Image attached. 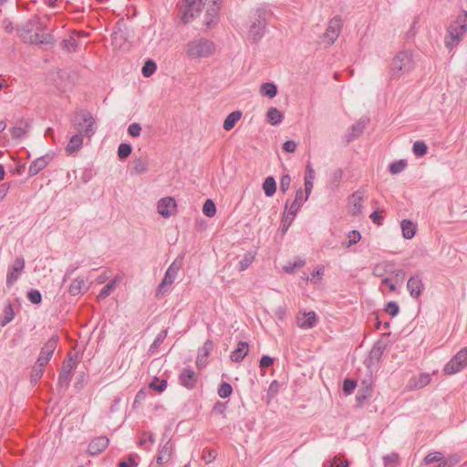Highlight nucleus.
Listing matches in <instances>:
<instances>
[{"label": "nucleus", "mask_w": 467, "mask_h": 467, "mask_svg": "<svg viewBox=\"0 0 467 467\" xmlns=\"http://www.w3.org/2000/svg\"><path fill=\"white\" fill-rule=\"evenodd\" d=\"M15 317V311L13 308V305L10 301H7L6 305L5 306L3 312L0 316V325L2 327L6 326L8 323H10Z\"/></svg>", "instance_id": "cd10ccee"}, {"label": "nucleus", "mask_w": 467, "mask_h": 467, "mask_svg": "<svg viewBox=\"0 0 467 467\" xmlns=\"http://www.w3.org/2000/svg\"><path fill=\"white\" fill-rule=\"evenodd\" d=\"M28 300L35 305H39L42 302V294L37 289H31L27 292Z\"/></svg>", "instance_id": "5fc2aeb1"}, {"label": "nucleus", "mask_w": 467, "mask_h": 467, "mask_svg": "<svg viewBox=\"0 0 467 467\" xmlns=\"http://www.w3.org/2000/svg\"><path fill=\"white\" fill-rule=\"evenodd\" d=\"M58 335L54 334L43 346V348L40 350L39 356L37 358V360L39 362V365L44 364L47 365L49 360L51 359L53 353L55 349L57 347L58 344Z\"/></svg>", "instance_id": "9b49d317"}, {"label": "nucleus", "mask_w": 467, "mask_h": 467, "mask_svg": "<svg viewBox=\"0 0 467 467\" xmlns=\"http://www.w3.org/2000/svg\"><path fill=\"white\" fill-rule=\"evenodd\" d=\"M392 266H394V263L391 261L378 263L372 268V275L376 277H382L383 279L387 273L392 271Z\"/></svg>", "instance_id": "393cba45"}, {"label": "nucleus", "mask_w": 467, "mask_h": 467, "mask_svg": "<svg viewBox=\"0 0 467 467\" xmlns=\"http://www.w3.org/2000/svg\"><path fill=\"white\" fill-rule=\"evenodd\" d=\"M119 467H138V462L133 455H129L126 459L118 463Z\"/></svg>", "instance_id": "e2e57ef3"}, {"label": "nucleus", "mask_w": 467, "mask_h": 467, "mask_svg": "<svg viewBox=\"0 0 467 467\" xmlns=\"http://www.w3.org/2000/svg\"><path fill=\"white\" fill-rule=\"evenodd\" d=\"M260 92L263 96L268 97L269 99H273L277 95V87L275 84L272 82L264 83L261 86Z\"/></svg>", "instance_id": "ea45409f"}, {"label": "nucleus", "mask_w": 467, "mask_h": 467, "mask_svg": "<svg viewBox=\"0 0 467 467\" xmlns=\"http://www.w3.org/2000/svg\"><path fill=\"white\" fill-rule=\"evenodd\" d=\"M407 289L412 298L419 299L424 290L421 275L419 274L411 275L407 282Z\"/></svg>", "instance_id": "4468645a"}, {"label": "nucleus", "mask_w": 467, "mask_h": 467, "mask_svg": "<svg viewBox=\"0 0 467 467\" xmlns=\"http://www.w3.org/2000/svg\"><path fill=\"white\" fill-rule=\"evenodd\" d=\"M167 386L168 382L166 379H160L157 377H155L154 379L150 383V388L158 391L159 393L164 391Z\"/></svg>", "instance_id": "49530a36"}, {"label": "nucleus", "mask_w": 467, "mask_h": 467, "mask_svg": "<svg viewBox=\"0 0 467 467\" xmlns=\"http://www.w3.org/2000/svg\"><path fill=\"white\" fill-rule=\"evenodd\" d=\"M241 117L242 112L240 110H234L231 112L223 121V129L227 131L231 130L241 119Z\"/></svg>", "instance_id": "473e14b6"}, {"label": "nucleus", "mask_w": 467, "mask_h": 467, "mask_svg": "<svg viewBox=\"0 0 467 467\" xmlns=\"http://www.w3.org/2000/svg\"><path fill=\"white\" fill-rule=\"evenodd\" d=\"M27 124L25 125H17L11 130V135L13 138L21 139L26 133Z\"/></svg>", "instance_id": "052dcab7"}, {"label": "nucleus", "mask_w": 467, "mask_h": 467, "mask_svg": "<svg viewBox=\"0 0 467 467\" xmlns=\"http://www.w3.org/2000/svg\"><path fill=\"white\" fill-rule=\"evenodd\" d=\"M414 67L411 51H400L392 59L389 70L390 78H400L410 73Z\"/></svg>", "instance_id": "20e7f679"}, {"label": "nucleus", "mask_w": 467, "mask_h": 467, "mask_svg": "<svg viewBox=\"0 0 467 467\" xmlns=\"http://www.w3.org/2000/svg\"><path fill=\"white\" fill-rule=\"evenodd\" d=\"M173 452V443L171 440L160 446L156 462L159 465L166 464L171 458Z\"/></svg>", "instance_id": "a211bd4d"}, {"label": "nucleus", "mask_w": 467, "mask_h": 467, "mask_svg": "<svg viewBox=\"0 0 467 467\" xmlns=\"http://www.w3.org/2000/svg\"><path fill=\"white\" fill-rule=\"evenodd\" d=\"M167 335H168V330L163 329L156 336L155 339L153 340V342L150 344V346L149 348L150 354H153L158 350L160 346L163 343L164 339L166 338Z\"/></svg>", "instance_id": "58836bf2"}, {"label": "nucleus", "mask_w": 467, "mask_h": 467, "mask_svg": "<svg viewBox=\"0 0 467 467\" xmlns=\"http://www.w3.org/2000/svg\"><path fill=\"white\" fill-rule=\"evenodd\" d=\"M83 145V135L79 132L78 134L73 135L69 142L67 143L66 147V150L67 153H73L79 150Z\"/></svg>", "instance_id": "c756f323"}, {"label": "nucleus", "mask_w": 467, "mask_h": 467, "mask_svg": "<svg viewBox=\"0 0 467 467\" xmlns=\"http://www.w3.org/2000/svg\"><path fill=\"white\" fill-rule=\"evenodd\" d=\"M177 204L173 198L164 197L158 202L157 210L161 216L168 218L171 215L172 210H174Z\"/></svg>", "instance_id": "aec40b11"}, {"label": "nucleus", "mask_w": 467, "mask_h": 467, "mask_svg": "<svg viewBox=\"0 0 467 467\" xmlns=\"http://www.w3.org/2000/svg\"><path fill=\"white\" fill-rule=\"evenodd\" d=\"M202 213L207 217H213L216 214V206L213 200L207 199L202 206Z\"/></svg>", "instance_id": "c03bdc74"}, {"label": "nucleus", "mask_w": 467, "mask_h": 467, "mask_svg": "<svg viewBox=\"0 0 467 467\" xmlns=\"http://www.w3.org/2000/svg\"><path fill=\"white\" fill-rule=\"evenodd\" d=\"M181 265L175 260L172 262L165 272L164 277L157 288V296L165 294L169 291L170 286L174 283Z\"/></svg>", "instance_id": "6e6552de"}, {"label": "nucleus", "mask_w": 467, "mask_h": 467, "mask_svg": "<svg viewBox=\"0 0 467 467\" xmlns=\"http://www.w3.org/2000/svg\"><path fill=\"white\" fill-rule=\"evenodd\" d=\"M54 154L52 152L47 153L39 158H36L31 162L28 168V175L30 177L36 176L43 171L53 160Z\"/></svg>", "instance_id": "2eb2a0df"}, {"label": "nucleus", "mask_w": 467, "mask_h": 467, "mask_svg": "<svg viewBox=\"0 0 467 467\" xmlns=\"http://www.w3.org/2000/svg\"><path fill=\"white\" fill-rule=\"evenodd\" d=\"M132 151V146L130 143H120L118 148V157L120 160L128 158Z\"/></svg>", "instance_id": "09e8293b"}, {"label": "nucleus", "mask_w": 467, "mask_h": 467, "mask_svg": "<svg viewBox=\"0 0 467 467\" xmlns=\"http://www.w3.org/2000/svg\"><path fill=\"white\" fill-rule=\"evenodd\" d=\"M282 149L285 152H294L296 150V143L293 140H287L286 141H285L283 143Z\"/></svg>", "instance_id": "774afa93"}, {"label": "nucleus", "mask_w": 467, "mask_h": 467, "mask_svg": "<svg viewBox=\"0 0 467 467\" xmlns=\"http://www.w3.org/2000/svg\"><path fill=\"white\" fill-rule=\"evenodd\" d=\"M291 184V177L289 174H284L282 175L280 179V191L282 192H286L288 189L290 188Z\"/></svg>", "instance_id": "0e129e2a"}, {"label": "nucleus", "mask_w": 467, "mask_h": 467, "mask_svg": "<svg viewBox=\"0 0 467 467\" xmlns=\"http://www.w3.org/2000/svg\"><path fill=\"white\" fill-rule=\"evenodd\" d=\"M220 9V4H210L204 15V24L207 27H211L217 23Z\"/></svg>", "instance_id": "412c9836"}, {"label": "nucleus", "mask_w": 467, "mask_h": 467, "mask_svg": "<svg viewBox=\"0 0 467 467\" xmlns=\"http://www.w3.org/2000/svg\"><path fill=\"white\" fill-rule=\"evenodd\" d=\"M296 215H291L290 211L286 214H284L281 221L282 233L285 234L292 224Z\"/></svg>", "instance_id": "864d4df0"}, {"label": "nucleus", "mask_w": 467, "mask_h": 467, "mask_svg": "<svg viewBox=\"0 0 467 467\" xmlns=\"http://www.w3.org/2000/svg\"><path fill=\"white\" fill-rule=\"evenodd\" d=\"M249 352V345L245 341H239L236 348L231 353L230 359L233 362L240 363Z\"/></svg>", "instance_id": "4be33fe9"}, {"label": "nucleus", "mask_w": 467, "mask_h": 467, "mask_svg": "<svg viewBox=\"0 0 467 467\" xmlns=\"http://www.w3.org/2000/svg\"><path fill=\"white\" fill-rule=\"evenodd\" d=\"M399 462V454L391 452L383 457V463L385 467H397Z\"/></svg>", "instance_id": "3c124183"}, {"label": "nucleus", "mask_w": 467, "mask_h": 467, "mask_svg": "<svg viewBox=\"0 0 467 467\" xmlns=\"http://www.w3.org/2000/svg\"><path fill=\"white\" fill-rule=\"evenodd\" d=\"M233 388L230 383L223 382L218 388V395L222 399H226L232 395Z\"/></svg>", "instance_id": "603ef678"}, {"label": "nucleus", "mask_w": 467, "mask_h": 467, "mask_svg": "<svg viewBox=\"0 0 467 467\" xmlns=\"http://www.w3.org/2000/svg\"><path fill=\"white\" fill-rule=\"evenodd\" d=\"M384 347L380 341L377 342L369 351V362L379 363L381 360Z\"/></svg>", "instance_id": "2f4dec72"}, {"label": "nucleus", "mask_w": 467, "mask_h": 467, "mask_svg": "<svg viewBox=\"0 0 467 467\" xmlns=\"http://www.w3.org/2000/svg\"><path fill=\"white\" fill-rule=\"evenodd\" d=\"M133 171L137 174H142L148 171V163L147 161L137 159L134 161Z\"/></svg>", "instance_id": "6e6d98bb"}, {"label": "nucleus", "mask_w": 467, "mask_h": 467, "mask_svg": "<svg viewBox=\"0 0 467 467\" xmlns=\"http://www.w3.org/2000/svg\"><path fill=\"white\" fill-rule=\"evenodd\" d=\"M115 288V281L109 282L106 285L103 286V288L100 290L98 299H104L108 297L112 290Z\"/></svg>", "instance_id": "bf43d9fd"}, {"label": "nucleus", "mask_w": 467, "mask_h": 467, "mask_svg": "<svg viewBox=\"0 0 467 467\" xmlns=\"http://www.w3.org/2000/svg\"><path fill=\"white\" fill-rule=\"evenodd\" d=\"M71 369L72 367H69L68 368L63 367L62 370L59 372L57 380V386L59 389H67L68 388L72 377Z\"/></svg>", "instance_id": "bb28decb"}, {"label": "nucleus", "mask_w": 467, "mask_h": 467, "mask_svg": "<svg viewBox=\"0 0 467 467\" xmlns=\"http://www.w3.org/2000/svg\"><path fill=\"white\" fill-rule=\"evenodd\" d=\"M317 323V314L314 311L306 312L297 318V326L303 329L312 328L316 327Z\"/></svg>", "instance_id": "5701e85b"}, {"label": "nucleus", "mask_w": 467, "mask_h": 467, "mask_svg": "<svg viewBox=\"0 0 467 467\" xmlns=\"http://www.w3.org/2000/svg\"><path fill=\"white\" fill-rule=\"evenodd\" d=\"M385 312L388 313L392 317H396L400 313V306L397 302L390 301L389 302L384 308Z\"/></svg>", "instance_id": "680f3d73"}, {"label": "nucleus", "mask_w": 467, "mask_h": 467, "mask_svg": "<svg viewBox=\"0 0 467 467\" xmlns=\"http://www.w3.org/2000/svg\"><path fill=\"white\" fill-rule=\"evenodd\" d=\"M407 167V161L404 159H400L399 161H395L389 164V171L392 174H398L405 170Z\"/></svg>", "instance_id": "a19ab883"}, {"label": "nucleus", "mask_w": 467, "mask_h": 467, "mask_svg": "<svg viewBox=\"0 0 467 467\" xmlns=\"http://www.w3.org/2000/svg\"><path fill=\"white\" fill-rule=\"evenodd\" d=\"M305 197V194L303 192L302 189H298L296 192L295 200L290 204L288 211H290L291 215H296L298 211L300 210L302 204L306 202L303 201Z\"/></svg>", "instance_id": "c85d7f7f"}, {"label": "nucleus", "mask_w": 467, "mask_h": 467, "mask_svg": "<svg viewBox=\"0 0 467 467\" xmlns=\"http://www.w3.org/2000/svg\"><path fill=\"white\" fill-rule=\"evenodd\" d=\"M263 190L267 197H272L276 192V182L273 176H268L263 182Z\"/></svg>", "instance_id": "e433bc0d"}, {"label": "nucleus", "mask_w": 467, "mask_h": 467, "mask_svg": "<svg viewBox=\"0 0 467 467\" xmlns=\"http://www.w3.org/2000/svg\"><path fill=\"white\" fill-rule=\"evenodd\" d=\"M373 389L370 385L367 386L365 389H358L356 400L358 402H363L368 400L372 395Z\"/></svg>", "instance_id": "8fccbe9b"}, {"label": "nucleus", "mask_w": 467, "mask_h": 467, "mask_svg": "<svg viewBox=\"0 0 467 467\" xmlns=\"http://www.w3.org/2000/svg\"><path fill=\"white\" fill-rule=\"evenodd\" d=\"M45 367L46 365L44 364L39 365L38 361H36L33 366L30 377V382L33 386L36 385L38 381L41 379L45 371Z\"/></svg>", "instance_id": "f704fd0d"}, {"label": "nucleus", "mask_w": 467, "mask_h": 467, "mask_svg": "<svg viewBox=\"0 0 467 467\" xmlns=\"http://www.w3.org/2000/svg\"><path fill=\"white\" fill-rule=\"evenodd\" d=\"M357 388V381L351 379H346L343 382V392L346 395H350L353 393L355 389Z\"/></svg>", "instance_id": "13d9d810"}, {"label": "nucleus", "mask_w": 467, "mask_h": 467, "mask_svg": "<svg viewBox=\"0 0 467 467\" xmlns=\"http://www.w3.org/2000/svg\"><path fill=\"white\" fill-rule=\"evenodd\" d=\"M267 21L265 17V10L256 9L254 16L251 17V25L249 26V36L253 42H259L265 34Z\"/></svg>", "instance_id": "39448f33"}, {"label": "nucleus", "mask_w": 467, "mask_h": 467, "mask_svg": "<svg viewBox=\"0 0 467 467\" xmlns=\"http://www.w3.org/2000/svg\"><path fill=\"white\" fill-rule=\"evenodd\" d=\"M214 344L212 339H207L202 348H199L196 358V367L199 369L205 368L208 364V358L213 351Z\"/></svg>", "instance_id": "dca6fc26"}, {"label": "nucleus", "mask_w": 467, "mask_h": 467, "mask_svg": "<svg viewBox=\"0 0 467 467\" xmlns=\"http://www.w3.org/2000/svg\"><path fill=\"white\" fill-rule=\"evenodd\" d=\"M198 379V375L191 366L183 368L178 376L180 385L189 390L196 387Z\"/></svg>", "instance_id": "f8f14e48"}, {"label": "nucleus", "mask_w": 467, "mask_h": 467, "mask_svg": "<svg viewBox=\"0 0 467 467\" xmlns=\"http://www.w3.org/2000/svg\"><path fill=\"white\" fill-rule=\"evenodd\" d=\"M348 241L345 245H346V247H350L351 245L356 244L357 243H358L360 241L361 234L358 231L352 230V231L348 232Z\"/></svg>", "instance_id": "4d7b16f0"}, {"label": "nucleus", "mask_w": 467, "mask_h": 467, "mask_svg": "<svg viewBox=\"0 0 467 467\" xmlns=\"http://www.w3.org/2000/svg\"><path fill=\"white\" fill-rule=\"evenodd\" d=\"M267 121L274 126L280 124L284 119L283 113L275 107H271L266 113Z\"/></svg>", "instance_id": "7c9ffc66"}, {"label": "nucleus", "mask_w": 467, "mask_h": 467, "mask_svg": "<svg viewBox=\"0 0 467 467\" xmlns=\"http://www.w3.org/2000/svg\"><path fill=\"white\" fill-rule=\"evenodd\" d=\"M45 26L38 16H35L16 26V33L24 43L41 45L48 44L50 34L44 33Z\"/></svg>", "instance_id": "f257e3e1"}, {"label": "nucleus", "mask_w": 467, "mask_h": 467, "mask_svg": "<svg viewBox=\"0 0 467 467\" xmlns=\"http://www.w3.org/2000/svg\"><path fill=\"white\" fill-rule=\"evenodd\" d=\"M431 381V376L429 373L423 372L419 374L418 376H414L410 379L408 382V388L410 390L420 389L426 386H428Z\"/></svg>", "instance_id": "6ab92c4d"}, {"label": "nucleus", "mask_w": 467, "mask_h": 467, "mask_svg": "<svg viewBox=\"0 0 467 467\" xmlns=\"http://www.w3.org/2000/svg\"><path fill=\"white\" fill-rule=\"evenodd\" d=\"M467 366V348H462L444 366L445 374L452 375L462 371Z\"/></svg>", "instance_id": "0eeeda50"}, {"label": "nucleus", "mask_w": 467, "mask_h": 467, "mask_svg": "<svg viewBox=\"0 0 467 467\" xmlns=\"http://www.w3.org/2000/svg\"><path fill=\"white\" fill-rule=\"evenodd\" d=\"M343 27V22L339 16H336L331 18L328 22L326 32L324 33V38L327 44L333 45L339 36Z\"/></svg>", "instance_id": "1a4fd4ad"}, {"label": "nucleus", "mask_w": 467, "mask_h": 467, "mask_svg": "<svg viewBox=\"0 0 467 467\" xmlns=\"http://www.w3.org/2000/svg\"><path fill=\"white\" fill-rule=\"evenodd\" d=\"M343 177V171L341 168H337L333 171L330 174L329 183L333 188H337Z\"/></svg>", "instance_id": "a18cd8bd"}, {"label": "nucleus", "mask_w": 467, "mask_h": 467, "mask_svg": "<svg viewBox=\"0 0 467 467\" xmlns=\"http://www.w3.org/2000/svg\"><path fill=\"white\" fill-rule=\"evenodd\" d=\"M364 192H365L364 190L359 189L352 193V195H351V199H353L352 214H357L361 212Z\"/></svg>", "instance_id": "72a5a7b5"}, {"label": "nucleus", "mask_w": 467, "mask_h": 467, "mask_svg": "<svg viewBox=\"0 0 467 467\" xmlns=\"http://www.w3.org/2000/svg\"><path fill=\"white\" fill-rule=\"evenodd\" d=\"M275 362V359L274 358L268 356V355H264L261 359L259 360V367L261 368H268L270 366H272Z\"/></svg>", "instance_id": "338daca9"}, {"label": "nucleus", "mask_w": 467, "mask_h": 467, "mask_svg": "<svg viewBox=\"0 0 467 467\" xmlns=\"http://www.w3.org/2000/svg\"><path fill=\"white\" fill-rule=\"evenodd\" d=\"M109 440L106 436L94 438L88 445L87 452L91 456H97L109 446Z\"/></svg>", "instance_id": "f3484780"}, {"label": "nucleus", "mask_w": 467, "mask_h": 467, "mask_svg": "<svg viewBox=\"0 0 467 467\" xmlns=\"http://www.w3.org/2000/svg\"><path fill=\"white\" fill-rule=\"evenodd\" d=\"M81 115L85 125L84 128L78 127V131L88 138H91L97 130L96 119L93 115L87 110L82 111Z\"/></svg>", "instance_id": "ddd939ff"}, {"label": "nucleus", "mask_w": 467, "mask_h": 467, "mask_svg": "<svg viewBox=\"0 0 467 467\" xmlns=\"http://www.w3.org/2000/svg\"><path fill=\"white\" fill-rule=\"evenodd\" d=\"M214 51V43L204 37L194 38L185 46V52L190 59L209 57L213 55Z\"/></svg>", "instance_id": "7ed1b4c3"}, {"label": "nucleus", "mask_w": 467, "mask_h": 467, "mask_svg": "<svg viewBox=\"0 0 467 467\" xmlns=\"http://www.w3.org/2000/svg\"><path fill=\"white\" fill-rule=\"evenodd\" d=\"M443 460V453L441 451L430 452L423 459V463L429 465L434 462H439Z\"/></svg>", "instance_id": "de8ad7c7"}, {"label": "nucleus", "mask_w": 467, "mask_h": 467, "mask_svg": "<svg viewBox=\"0 0 467 467\" xmlns=\"http://www.w3.org/2000/svg\"><path fill=\"white\" fill-rule=\"evenodd\" d=\"M84 285L85 280L81 277H77L69 285L68 293L73 296H79L82 292Z\"/></svg>", "instance_id": "c9c22d12"}, {"label": "nucleus", "mask_w": 467, "mask_h": 467, "mask_svg": "<svg viewBox=\"0 0 467 467\" xmlns=\"http://www.w3.org/2000/svg\"><path fill=\"white\" fill-rule=\"evenodd\" d=\"M368 120L365 119H360L358 122L353 124L350 127V130L348 133L346 135L347 141L349 142L356 138H358L360 134L363 133L366 126H367Z\"/></svg>", "instance_id": "b1692460"}, {"label": "nucleus", "mask_w": 467, "mask_h": 467, "mask_svg": "<svg viewBox=\"0 0 467 467\" xmlns=\"http://www.w3.org/2000/svg\"><path fill=\"white\" fill-rule=\"evenodd\" d=\"M255 252L249 251L244 254L243 258L239 261L238 270L243 272L246 270L254 261Z\"/></svg>", "instance_id": "4c0bfd02"}, {"label": "nucleus", "mask_w": 467, "mask_h": 467, "mask_svg": "<svg viewBox=\"0 0 467 467\" xmlns=\"http://www.w3.org/2000/svg\"><path fill=\"white\" fill-rule=\"evenodd\" d=\"M412 151L415 156L421 157L428 151V147L423 140H416L412 146Z\"/></svg>", "instance_id": "37998d69"}, {"label": "nucleus", "mask_w": 467, "mask_h": 467, "mask_svg": "<svg viewBox=\"0 0 467 467\" xmlns=\"http://www.w3.org/2000/svg\"><path fill=\"white\" fill-rule=\"evenodd\" d=\"M206 0H182L183 13L182 20L184 24L191 22L202 12Z\"/></svg>", "instance_id": "423d86ee"}, {"label": "nucleus", "mask_w": 467, "mask_h": 467, "mask_svg": "<svg viewBox=\"0 0 467 467\" xmlns=\"http://www.w3.org/2000/svg\"><path fill=\"white\" fill-rule=\"evenodd\" d=\"M400 227H401V231H402V236L405 239L410 240L415 236L416 231H417V226L415 223H413L412 221H410L409 219L402 220L400 223Z\"/></svg>", "instance_id": "a878e982"}, {"label": "nucleus", "mask_w": 467, "mask_h": 467, "mask_svg": "<svg viewBox=\"0 0 467 467\" xmlns=\"http://www.w3.org/2000/svg\"><path fill=\"white\" fill-rule=\"evenodd\" d=\"M25 259L23 256H17L14 263L8 266L6 275V285L11 287L19 279L20 275L25 269Z\"/></svg>", "instance_id": "9d476101"}, {"label": "nucleus", "mask_w": 467, "mask_h": 467, "mask_svg": "<svg viewBox=\"0 0 467 467\" xmlns=\"http://www.w3.org/2000/svg\"><path fill=\"white\" fill-rule=\"evenodd\" d=\"M467 32V11L462 10L446 29L444 46L452 51L462 41Z\"/></svg>", "instance_id": "f03ea898"}, {"label": "nucleus", "mask_w": 467, "mask_h": 467, "mask_svg": "<svg viewBox=\"0 0 467 467\" xmlns=\"http://www.w3.org/2000/svg\"><path fill=\"white\" fill-rule=\"evenodd\" d=\"M141 132V126L139 123H131L128 128V133L131 137H139Z\"/></svg>", "instance_id": "69168bd1"}, {"label": "nucleus", "mask_w": 467, "mask_h": 467, "mask_svg": "<svg viewBox=\"0 0 467 467\" xmlns=\"http://www.w3.org/2000/svg\"><path fill=\"white\" fill-rule=\"evenodd\" d=\"M157 69V64L152 59H148L142 68L141 73L145 78L150 77Z\"/></svg>", "instance_id": "79ce46f5"}]
</instances>
